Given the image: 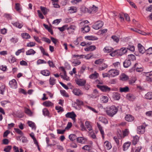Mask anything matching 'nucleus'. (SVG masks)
Here are the masks:
<instances>
[{"label": "nucleus", "mask_w": 152, "mask_h": 152, "mask_svg": "<svg viewBox=\"0 0 152 152\" xmlns=\"http://www.w3.org/2000/svg\"><path fill=\"white\" fill-rule=\"evenodd\" d=\"M99 77V74L96 72L94 73L91 74L89 76V77L91 79H95Z\"/></svg>", "instance_id": "nucleus-27"}, {"label": "nucleus", "mask_w": 152, "mask_h": 152, "mask_svg": "<svg viewBox=\"0 0 152 152\" xmlns=\"http://www.w3.org/2000/svg\"><path fill=\"white\" fill-rule=\"evenodd\" d=\"M110 77H114L118 75L119 74V71L116 69H112L108 72Z\"/></svg>", "instance_id": "nucleus-4"}, {"label": "nucleus", "mask_w": 152, "mask_h": 152, "mask_svg": "<svg viewBox=\"0 0 152 152\" xmlns=\"http://www.w3.org/2000/svg\"><path fill=\"white\" fill-rule=\"evenodd\" d=\"M75 103L78 106H81L83 104V102L82 101L78 99L76 100Z\"/></svg>", "instance_id": "nucleus-55"}, {"label": "nucleus", "mask_w": 152, "mask_h": 152, "mask_svg": "<svg viewBox=\"0 0 152 152\" xmlns=\"http://www.w3.org/2000/svg\"><path fill=\"white\" fill-rule=\"evenodd\" d=\"M145 97L147 99H152V92H148L145 95Z\"/></svg>", "instance_id": "nucleus-32"}, {"label": "nucleus", "mask_w": 152, "mask_h": 152, "mask_svg": "<svg viewBox=\"0 0 152 152\" xmlns=\"http://www.w3.org/2000/svg\"><path fill=\"white\" fill-rule=\"evenodd\" d=\"M77 10V8L75 7H70L69 10L71 13H75L76 12Z\"/></svg>", "instance_id": "nucleus-38"}, {"label": "nucleus", "mask_w": 152, "mask_h": 152, "mask_svg": "<svg viewBox=\"0 0 152 152\" xmlns=\"http://www.w3.org/2000/svg\"><path fill=\"white\" fill-rule=\"evenodd\" d=\"M85 38L91 40H95L98 39L97 37L94 36H86L85 37Z\"/></svg>", "instance_id": "nucleus-22"}, {"label": "nucleus", "mask_w": 152, "mask_h": 152, "mask_svg": "<svg viewBox=\"0 0 152 152\" xmlns=\"http://www.w3.org/2000/svg\"><path fill=\"white\" fill-rule=\"evenodd\" d=\"M81 11L83 13H86L87 12H90L88 11V10L85 6H83L80 8Z\"/></svg>", "instance_id": "nucleus-47"}, {"label": "nucleus", "mask_w": 152, "mask_h": 152, "mask_svg": "<svg viewBox=\"0 0 152 152\" xmlns=\"http://www.w3.org/2000/svg\"><path fill=\"white\" fill-rule=\"evenodd\" d=\"M83 26V27L81 28V30L83 33L88 32L90 31V28L88 26L85 25Z\"/></svg>", "instance_id": "nucleus-13"}, {"label": "nucleus", "mask_w": 152, "mask_h": 152, "mask_svg": "<svg viewBox=\"0 0 152 152\" xmlns=\"http://www.w3.org/2000/svg\"><path fill=\"white\" fill-rule=\"evenodd\" d=\"M100 121H102V123L106 124L107 123V120L104 117H101L99 118Z\"/></svg>", "instance_id": "nucleus-54"}, {"label": "nucleus", "mask_w": 152, "mask_h": 152, "mask_svg": "<svg viewBox=\"0 0 152 152\" xmlns=\"http://www.w3.org/2000/svg\"><path fill=\"white\" fill-rule=\"evenodd\" d=\"M147 54H152V47H150L145 50Z\"/></svg>", "instance_id": "nucleus-56"}, {"label": "nucleus", "mask_w": 152, "mask_h": 152, "mask_svg": "<svg viewBox=\"0 0 152 152\" xmlns=\"http://www.w3.org/2000/svg\"><path fill=\"white\" fill-rule=\"evenodd\" d=\"M56 80L53 77H50L49 80V82L50 85H54L55 83Z\"/></svg>", "instance_id": "nucleus-49"}, {"label": "nucleus", "mask_w": 152, "mask_h": 152, "mask_svg": "<svg viewBox=\"0 0 152 152\" xmlns=\"http://www.w3.org/2000/svg\"><path fill=\"white\" fill-rule=\"evenodd\" d=\"M46 62L43 60L40 59H38L37 62V64H46Z\"/></svg>", "instance_id": "nucleus-58"}, {"label": "nucleus", "mask_w": 152, "mask_h": 152, "mask_svg": "<svg viewBox=\"0 0 152 152\" xmlns=\"http://www.w3.org/2000/svg\"><path fill=\"white\" fill-rule=\"evenodd\" d=\"M41 73L43 75L48 76L50 74L49 71L47 70H45L42 71Z\"/></svg>", "instance_id": "nucleus-37"}, {"label": "nucleus", "mask_w": 152, "mask_h": 152, "mask_svg": "<svg viewBox=\"0 0 152 152\" xmlns=\"http://www.w3.org/2000/svg\"><path fill=\"white\" fill-rule=\"evenodd\" d=\"M125 120L128 121H132L134 119V118L130 115H127L125 117Z\"/></svg>", "instance_id": "nucleus-17"}, {"label": "nucleus", "mask_w": 152, "mask_h": 152, "mask_svg": "<svg viewBox=\"0 0 152 152\" xmlns=\"http://www.w3.org/2000/svg\"><path fill=\"white\" fill-rule=\"evenodd\" d=\"M104 146L105 148L107 150H110L112 148L110 143H109L107 141L104 142Z\"/></svg>", "instance_id": "nucleus-18"}, {"label": "nucleus", "mask_w": 152, "mask_h": 152, "mask_svg": "<svg viewBox=\"0 0 152 152\" xmlns=\"http://www.w3.org/2000/svg\"><path fill=\"white\" fill-rule=\"evenodd\" d=\"M118 110V109L115 106L112 105L107 109L106 112L108 115L113 117L117 113Z\"/></svg>", "instance_id": "nucleus-1"}, {"label": "nucleus", "mask_w": 152, "mask_h": 152, "mask_svg": "<svg viewBox=\"0 0 152 152\" xmlns=\"http://www.w3.org/2000/svg\"><path fill=\"white\" fill-rule=\"evenodd\" d=\"M135 98V96L132 94H129L126 95L127 99L129 101H133Z\"/></svg>", "instance_id": "nucleus-20"}, {"label": "nucleus", "mask_w": 152, "mask_h": 152, "mask_svg": "<svg viewBox=\"0 0 152 152\" xmlns=\"http://www.w3.org/2000/svg\"><path fill=\"white\" fill-rule=\"evenodd\" d=\"M108 66V65L107 64L103 63L99 67V69L100 71H102L107 68Z\"/></svg>", "instance_id": "nucleus-31"}, {"label": "nucleus", "mask_w": 152, "mask_h": 152, "mask_svg": "<svg viewBox=\"0 0 152 152\" xmlns=\"http://www.w3.org/2000/svg\"><path fill=\"white\" fill-rule=\"evenodd\" d=\"M137 47L138 50L140 53L143 54L145 52V50L144 47L140 44H138Z\"/></svg>", "instance_id": "nucleus-11"}, {"label": "nucleus", "mask_w": 152, "mask_h": 152, "mask_svg": "<svg viewBox=\"0 0 152 152\" xmlns=\"http://www.w3.org/2000/svg\"><path fill=\"white\" fill-rule=\"evenodd\" d=\"M21 35L23 38L28 39L30 38V36L27 33H25L21 34Z\"/></svg>", "instance_id": "nucleus-42"}, {"label": "nucleus", "mask_w": 152, "mask_h": 152, "mask_svg": "<svg viewBox=\"0 0 152 152\" xmlns=\"http://www.w3.org/2000/svg\"><path fill=\"white\" fill-rule=\"evenodd\" d=\"M24 111L26 113L30 116H31L32 115V113L31 110L27 108H25Z\"/></svg>", "instance_id": "nucleus-36"}, {"label": "nucleus", "mask_w": 152, "mask_h": 152, "mask_svg": "<svg viewBox=\"0 0 152 152\" xmlns=\"http://www.w3.org/2000/svg\"><path fill=\"white\" fill-rule=\"evenodd\" d=\"M97 87L103 92H108L110 91V88L106 86H102L99 85H96Z\"/></svg>", "instance_id": "nucleus-5"}, {"label": "nucleus", "mask_w": 152, "mask_h": 152, "mask_svg": "<svg viewBox=\"0 0 152 152\" xmlns=\"http://www.w3.org/2000/svg\"><path fill=\"white\" fill-rule=\"evenodd\" d=\"M43 114L44 115L48 116L49 113L48 110L46 108H44L42 110Z\"/></svg>", "instance_id": "nucleus-50"}, {"label": "nucleus", "mask_w": 152, "mask_h": 152, "mask_svg": "<svg viewBox=\"0 0 152 152\" xmlns=\"http://www.w3.org/2000/svg\"><path fill=\"white\" fill-rule=\"evenodd\" d=\"M113 49L111 47H105L103 49L105 53H109L111 52L112 53L114 52L113 51Z\"/></svg>", "instance_id": "nucleus-16"}, {"label": "nucleus", "mask_w": 152, "mask_h": 152, "mask_svg": "<svg viewBox=\"0 0 152 152\" xmlns=\"http://www.w3.org/2000/svg\"><path fill=\"white\" fill-rule=\"evenodd\" d=\"M65 116L66 118H71L73 120L75 119V117H76V115L73 112L67 113Z\"/></svg>", "instance_id": "nucleus-7"}, {"label": "nucleus", "mask_w": 152, "mask_h": 152, "mask_svg": "<svg viewBox=\"0 0 152 152\" xmlns=\"http://www.w3.org/2000/svg\"><path fill=\"white\" fill-rule=\"evenodd\" d=\"M28 124L29 126L31 127L32 129H35L36 127L34 123L31 121H28Z\"/></svg>", "instance_id": "nucleus-46"}, {"label": "nucleus", "mask_w": 152, "mask_h": 152, "mask_svg": "<svg viewBox=\"0 0 152 152\" xmlns=\"http://www.w3.org/2000/svg\"><path fill=\"white\" fill-rule=\"evenodd\" d=\"M42 41L48 43H50L51 42L50 40L49 39L46 37H43L42 38Z\"/></svg>", "instance_id": "nucleus-59"}, {"label": "nucleus", "mask_w": 152, "mask_h": 152, "mask_svg": "<svg viewBox=\"0 0 152 152\" xmlns=\"http://www.w3.org/2000/svg\"><path fill=\"white\" fill-rule=\"evenodd\" d=\"M67 26L64 25L61 27H58V29L61 32L64 31L65 29L67 27Z\"/></svg>", "instance_id": "nucleus-57"}, {"label": "nucleus", "mask_w": 152, "mask_h": 152, "mask_svg": "<svg viewBox=\"0 0 152 152\" xmlns=\"http://www.w3.org/2000/svg\"><path fill=\"white\" fill-rule=\"evenodd\" d=\"M15 9L18 11L20 10V4L19 3H16L15 5Z\"/></svg>", "instance_id": "nucleus-62"}, {"label": "nucleus", "mask_w": 152, "mask_h": 152, "mask_svg": "<svg viewBox=\"0 0 152 152\" xmlns=\"http://www.w3.org/2000/svg\"><path fill=\"white\" fill-rule=\"evenodd\" d=\"M104 23L101 21H98L92 26V27L96 30H98L101 28L103 25Z\"/></svg>", "instance_id": "nucleus-3"}, {"label": "nucleus", "mask_w": 152, "mask_h": 152, "mask_svg": "<svg viewBox=\"0 0 152 152\" xmlns=\"http://www.w3.org/2000/svg\"><path fill=\"white\" fill-rule=\"evenodd\" d=\"M15 130L17 133L20 134L22 135L23 134L22 132L18 128H15Z\"/></svg>", "instance_id": "nucleus-64"}, {"label": "nucleus", "mask_w": 152, "mask_h": 152, "mask_svg": "<svg viewBox=\"0 0 152 152\" xmlns=\"http://www.w3.org/2000/svg\"><path fill=\"white\" fill-rule=\"evenodd\" d=\"M40 7L41 11L44 15H46L49 11V10L48 9L45 7L41 6Z\"/></svg>", "instance_id": "nucleus-26"}, {"label": "nucleus", "mask_w": 152, "mask_h": 152, "mask_svg": "<svg viewBox=\"0 0 152 152\" xmlns=\"http://www.w3.org/2000/svg\"><path fill=\"white\" fill-rule=\"evenodd\" d=\"M37 13H38L39 17L42 19H44V17L43 16V15L42 13L39 10H38L37 11Z\"/></svg>", "instance_id": "nucleus-60"}, {"label": "nucleus", "mask_w": 152, "mask_h": 152, "mask_svg": "<svg viewBox=\"0 0 152 152\" xmlns=\"http://www.w3.org/2000/svg\"><path fill=\"white\" fill-rule=\"evenodd\" d=\"M104 59L100 58L96 60L94 63L96 64L99 65L102 64L104 61Z\"/></svg>", "instance_id": "nucleus-39"}, {"label": "nucleus", "mask_w": 152, "mask_h": 152, "mask_svg": "<svg viewBox=\"0 0 152 152\" xmlns=\"http://www.w3.org/2000/svg\"><path fill=\"white\" fill-rule=\"evenodd\" d=\"M130 144L129 142L125 143L123 145V148L124 151L127 150L128 148L130 146Z\"/></svg>", "instance_id": "nucleus-41"}, {"label": "nucleus", "mask_w": 152, "mask_h": 152, "mask_svg": "<svg viewBox=\"0 0 152 152\" xmlns=\"http://www.w3.org/2000/svg\"><path fill=\"white\" fill-rule=\"evenodd\" d=\"M120 91L121 92H126L128 91L129 88L127 86H126L124 88L120 87L119 88Z\"/></svg>", "instance_id": "nucleus-30"}, {"label": "nucleus", "mask_w": 152, "mask_h": 152, "mask_svg": "<svg viewBox=\"0 0 152 152\" xmlns=\"http://www.w3.org/2000/svg\"><path fill=\"white\" fill-rule=\"evenodd\" d=\"M70 140L71 141H73L77 139L76 136L74 134H71L69 136Z\"/></svg>", "instance_id": "nucleus-43"}, {"label": "nucleus", "mask_w": 152, "mask_h": 152, "mask_svg": "<svg viewBox=\"0 0 152 152\" xmlns=\"http://www.w3.org/2000/svg\"><path fill=\"white\" fill-rule=\"evenodd\" d=\"M120 80L122 81H125L129 79V77L124 73H123L120 75Z\"/></svg>", "instance_id": "nucleus-14"}, {"label": "nucleus", "mask_w": 152, "mask_h": 152, "mask_svg": "<svg viewBox=\"0 0 152 152\" xmlns=\"http://www.w3.org/2000/svg\"><path fill=\"white\" fill-rule=\"evenodd\" d=\"M77 141L78 142L81 144H84L87 141L86 139L82 137H78L77 138Z\"/></svg>", "instance_id": "nucleus-12"}, {"label": "nucleus", "mask_w": 152, "mask_h": 152, "mask_svg": "<svg viewBox=\"0 0 152 152\" xmlns=\"http://www.w3.org/2000/svg\"><path fill=\"white\" fill-rule=\"evenodd\" d=\"M127 52V48H122L120 50L114 51V52L110 53V55L112 56H114L116 53H118L119 55L121 56Z\"/></svg>", "instance_id": "nucleus-2"}, {"label": "nucleus", "mask_w": 152, "mask_h": 152, "mask_svg": "<svg viewBox=\"0 0 152 152\" xmlns=\"http://www.w3.org/2000/svg\"><path fill=\"white\" fill-rule=\"evenodd\" d=\"M74 57H77L78 58H86L87 59H88L90 58V57L89 58H88L86 56H85L84 55H74L72 56V58H74Z\"/></svg>", "instance_id": "nucleus-29"}, {"label": "nucleus", "mask_w": 152, "mask_h": 152, "mask_svg": "<svg viewBox=\"0 0 152 152\" xmlns=\"http://www.w3.org/2000/svg\"><path fill=\"white\" fill-rule=\"evenodd\" d=\"M60 76L63 79L68 81L69 79V77L66 75V71L63 69L62 72L60 74Z\"/></svg>", "instance_id": "nucleus-8"}, {"label": "nucleus", "mask_w": 152, "mask_h": 152, "mask_svg": "<svg viewBox=\"0 0 152 152\" xmlns=\"http://www.w3.org/2000/svg\"><path fill=\"white\" fill-rule=\"evenodd\" d=\"M85 125L87 129L89 131L92 130V127L90 124V122L86 121L85 122Z\"/></svg>", "instance_id": "nucleus-19"}, {"label": "nucleus", "mask_w": 152, "mask_h": 152, "mask_svg": "<svg viewBox=\"0 0 152 152\" xmlns=\"http://www.w3.org/2000/svg\"><path fill=\"white\" fill-rule=\"evenodd\" d=\"M113 98L116 100H118L120 98V94L117 92H114L113 93Z\"/></svg>", "instance_id": "nucleus-21"}, {"label": "nucleus", "mask_w": 152, "mask_h": 152, "mask_svg": "<svg viewBox=\"0 0 152 152\" xmlns=\"http://www.w3.org/2000/svg\"><path fill=\"white\" fill-rule=\"evenodd\" d=\"M139 138L137 136H136L133 137V139L132 140V144L135 145L137 142L138 141Z\"/></svg>", "instance_id": "nucleus-34"}, {"label": "nucleus", "mask_w": 152, "mask_h": 152, "mask_svg": "<svg viewBox=\"0 0 152 152\" xmlns=\"http://www.w3.org/2000/svg\"><path fill=\"white\" fill-rule=\"evenodd\" d=\"M55 109L56 110H58V113L60 112H62L64 111V110L63 109V108L60 106H56Z\"/></svg>", "instance_id": "nucleus-51"}, {"label": "nucleus", "mask_w": 152, "mask_h": 152, "mask_svg": "<svg viewBox=\"0 0 152 152\" xmlns=\"http://www.w3.org/2000/svg\"><path fill=\"white\" fill-rule=\"evenodd\" d=\"M91 147L90 145H86L82 147V149L85 150L89 151L91 149Z\"/></svg>", "instance_id": "nucleus-52"}, {"label": "nucleus", "mask_w": 152, "mask_h": 152, "mask_svg": "<svg viewBox=\"0 0 152 152\" xmlns=\"http://www.w3.org/2000/svg\"><path fill=\"white\" fill-rule=\"evenodd\" d=\"M43 105L47 107H50L53 105V104L50 101H46L43 103Z\"/></svg>", "instance_id": "nucleus-23"}, {"label": "nucleus", "mask_w": 152, "mask_h": 152, "mask_svg": "<svg viewBox=\"0 0 152 152\" xmlns=\"http://www.w3.org/2000/svg\"><path fill=\"white\" fill-rule=\"evenodd\" d=\"M35 45V43L33 42H30L28 43L27 44V46L32 47L34 46Z\"/></svg>", "instance_id": "nucleus-61"}, {"label": "nucleus", "mask_w": 152, "mask_h": 152, "mask_svg": "<svg viewBox=\"0 0 152 152\" xmlns=\"http://www.w3.org/2000/svg\"><path fill=\"white\" fill-rule=\"evenodd\" d=\"M96 49V47L94 45H91L89 47L85 48V50L86 51H93Z\"/></svg>", "instance_id": "nucleus-28"}, {"label": "nucleus", "mask_w": 152, "mask_h": 152, "mask_svg": "<svg viewBox=\"0 0 152 152\" xmlns=\"http://www.w3.org/2000/svg\"><path fill=\"white\" fill-rule=\"evenodd\" d=\"M145 127L144 126L141 125L137 127V131L138 133L143 134L145 132Z\"/></svg>", "instance_id": "nucleus-10"}, {"label": "nucleus", "mask_w": 152, "mask_h": 152, "mask_svg": "<svg viewBox=\"0 0 152 152\" xmlns=\"http://www.w3.org/2000/svg\"><path fill=\"white\" fill-rule=\"evenodd\" d=\"M111 38L114 41L116 42H118L119 41V39L116 36L113 35L111 37Z\"/></svg>", "instance_id": "nucleus-53"}, {"label": "nucleus", "mask_w": 152, "mask_h": 152, "mask_svg": "<svg viewBox=\"0 0 152 152\" xmlns=\"http://www.w3.org/2000/svg\"><path fill=\"white\" fill-rule=\"evenodd\" d=\"M12 24L14 26L19 28H21L23 26V25L22 23H20L19 22H12Z\"/></svg>", "instance_id": "nucleus-24"}, {"label": "nucleus", "mask_w": 152, "mask_h": 152, "mask_svg": "<svg viewBox=\"0 0 152 152\" xmlns=\"http://www.w3.org/2000/svg\"><path fill=\"white\" fill-rule=\"evenodd\" d=\"M52 41V42L55 45H56L57 42H58V40L55 38L51 37H50Z\"/></svg>", "instance_id": "nucleus-63"}, {"label": "nucleus", "mask_w": 152, "mask_h": 152, "mask_svg": "<svg viewBox=\"0 0 152 152\" xmlns=\"http://www.w3.org/2000/svg\"><path fill=\"white\" fill-rule=\"evenodd\" d=\"M75 81L76 84L80 86H84L86 83V80L83 79H77Z\"/></svg>", "instance_id": "nucleus-6"}, {"label": "nucleus", "mask_w": 152, "mask_h": 152, "mask_svg": "<svg viewBox=\"0 0 152 152\" xmlns=\"http://www.w3.org/2000/svg\"><path fill=\"white\" fill-rule=\"evenodd\" d=\"M131 62L129 59L126 60L123 62V65L125 68H128L131 65Z\"/></svg>", "instance_id": "nucleus-15"}, {"label": "nucleus", "mask_w": 152, "mask_h": 152, "mask_svg": "<svg viewBox=\"0 0 152 152\" xmlns=\"http://www.w3.org/2000/svg\"><path fill=\"white\" fill-rule=\"evenodd\" d=\"M74 94L76 95L79 96L81 94V91L79 89H75L73 91Z\"/></svg>", "instance_id": "nucleus-44"}, {"label": "nucleus", "mask_w": 152, "mask_h": 152, "mask_svg": "<svg viewBox=\"0 0 152 152\" xmlns=\"http://www.w3.org/2000/svg\"><path fill=\"white\" fill-rule=\"evenodd\" d=\"M36 53V52L33 49H30L26 52V54L27 55H34Z\"/></svg>", "instance_id": "nucleus-25"}, {"label": "nucleus", "mask_w": 152, "mask_h": 152, "mask_svg": "<svg viewBox=\"0 0 152 152\" xmlns=\"http://www.w3.org/2000/svg\"><path fill=\"white\" fill-rule=\"evenodd\" d=\"M60 93L61 95L64 96L66 97H68L69 95L64 90H61L60 91Z\"/></svg>", "instance_id": "nucleus-45"}, {"label": "nucleus", "mask_w": 152, "mask_h": 152, "mask_svg": "<svg viewBox=\"0 0 152 152\" xmlns=\"http://www.w3.org/2000/svg\"><path fill=\"white\" fill-rule=\"evenodd\" d=\"M127 50H128L132 52H134L135 50V47L133 45H129L127 48Z\"/></svg>", "instance_id": "nucleus-35"}, {"label": "nucleus", "mask_w": 152, "mask_h": 152, "mask_svg": "<svg viewBox=\"0 0 152 152\" xmlns=\"http://www.w3.org/2000/svg\"><path fill=\"white\" fill-rule=\"evenodd\" d=\"M5 90V86L4 85L0 84V94L3 95Z\"/></svg>", "instance_id": "nucleus-33"}, {"label": "nucleus", "mask_w": 152, "mask_h": 152, "mask_svg": "<svg viewBox=\"0 0 152 152\" xmlns=\"http://www.w3.org/2000/svg\"><path fill=\"white\" fill-rule=\"evenodd\" d=\"M9 84L12 88L15 89L17 87V83L15 79H13L10 81Z\"/></svg>", "instance_id": "nucleus-9"}, {"label": "nucleus", "mask_w": 152, "mask_h": 152, "mask_svg": "<svg viewBox=\"0 0 152 152\" xmlns=\"http://www.w3.org/2000/svg\"><path fill=\"white\" fill-rule=\"evenodd\" d=\"M12 148V146L11 145H8L7 146H6L4 150V151L5 152H10V150Z\"/></svg>", "instance_id": "nucleus-48"}, {"label": "nucleus", "mask_w": 152, "mask_h": 152, "mask_svg": "<svg viewBox=\"0 0 152 152\" xmlns=\"http://www.w3.org/2000/svg\"><path fill=\"white\" fill-rule=\"evenodd\" d=\"M128 59L130 61H134L136 59V57L133 54H130L128 56Z\"/></svg>", "instance_id": "nucleus-40"}]
</instances>
